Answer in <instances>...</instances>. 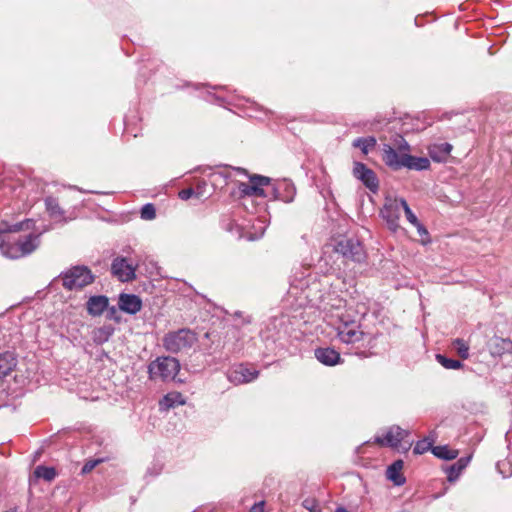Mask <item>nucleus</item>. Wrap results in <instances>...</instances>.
<instances>
[{
  "label": "nucleus",
  "instance_id": "nucleus-29",
  "mask_svg": "<svg viewBox=\"0 0 512 512\" xmlns=\"http://www.w3.org/2000/svg\"><path fill=\"white\" fill-rule=\"evenodd\" d=\"M34 475L37 478H42L46 481H52L56 477V471L53 467L37 466L34 470Z\"/></svg>",
  "mask_w": 512,
  "mask_h": 512
},
{
  "label": "nucleus",
  "instance_id": "nucleus-2",
  "mask_svg": "<svg viewBox=\"0 0 512 512\" xmlns=\"http://www.w3.org/2000/svg\"><path fill=\"white\" fill-rule=\"evenodd\" d=\"M340 324L337 326V335L341 342L352 345L354 354L360 357H369L366 349L371 348L372 338L359 329L354 320L345 319L343 315L339 316Z\"/></svg>",
  "mask_w": 512,
  "mask_h": 512
},
{
  "label": "nucleus",
  "instance_id": "nucleus-1",
  "mask_svg": "<svg viewBox=\"0 0 512 512\" xmlns=\"http://www.w3.org/2000/svg\"><path fill=\"white\" fill-rule=\"evenodd\" d=\"M31 223V220H25L13 225L6 221L0 222V250L4 256L11 259H18L31 254L38 248L40 244L39 235L30 233L14 241H11L10 237L7 235L11 232L29 229Z\"/></svg>",
  "mask_w": 512,
  "mask_h": 512
},
{
  "label": "nucleus",
  "instance_id": "nucleus-23",
  "mask_svg": "<svg viewBox=\"0 0 512 512\" xmlns=\"http://www.w3.org/2000/svg\"><path fill=\"white\" fill-rule=\"evenodd\" d=\"M114 327L111 324L103 325L93 330L92 339L96 344L107 342L114 334Z\"/></svg>",
  "mask_w": 512,
  "mask_h": 512
},
{
  "label": "nucleus",
  "instance_id": "nucleus-45",
  "mask_svg": "<svg viewBox=\"0 0 512 512\" xmlns=\"http://www.w3.org/2000/svg\"><path fill=\"white\" fill-rule=\"evenodd\" d=\"M411 444L409 443L407 447L404 448L405 451H407L410 448Z\"/></svg>",
  "mask_w": 512,
  "mask_h": 512
},
{
  "label": "nucleus",
  "instance_id": "nucleus-26",
  "mask_svg": "<svg viewBox=\"0 0 512 512\" xmlns=\"http://www.w3.org/2000/svg\"><path fill=\"white\" fill-rule=\"evenodd\" d=\"M470 461V457L460 458L455 464L449 468L448 480H455L463 469L466 468Z\"/></svg>",
  "mask_w": 512,
  "mask_h": 512
},
{
  "label": "nucleus",
  "instance_id": "nucleus-43",
  "mask_svg": "<svg viewBox=\"0 0 512 512\" xmlns=\"http://www.w3.org/2000/svg\"><path fill=\"white\" fill-rule=\"evenodd\" d=\"M214 177H223L226 178L227 175H224L223 173L214 174Z\"/></svg>",
  "mask_w": 512,
  "mask_h": 512
},
{
  "label": "nucleus",
  "instance_id": "nucleus-39",
  "mask_svg": "<svg viewBox=\"0 0 512 512\" xmlns=\"http://www.w3.org/2000/svg\"><path fill=\"white\" fill-rule=\"evenodd\" d=\"M195 194L192 188L183 189L179 192V198L181 200H188Z\"/></svg>",
  "mask_w": 512,
  "mask_h": 512
},
{
  "label": "nucleus",
  "instance_id": "nucleus-9",
  "mask_svg": "<svg viewBox=\"0 0 512 512\" xmlns=\"http://www.w3.org/2000/svg\"><path fill=\"white\" fill-rule=\"evenodd\" d=\"M136 265L127 258L118 256L111 263V274L121 282H131L136 278Z\"/></svg>",
  "mask_w": 512,
  "mask_h": 512
},
{
  "label": "nucleus",
  "instance_id": "nucleus-20",
  "mask_svg": "<svg viewBox=\"0 0 512 512\" xmlns=\"http://www.w3.org/2000/svg\"><path fill=\"white\" fill-rule=\"evenodd\" d=\"M17 359L12 352L0 354V378L9 375L16 367Z\"/></svg>",
  "mask_w": 512,
  "mask_h": 512
},
{
  "label": "nucleus",
  "instance_id": "nucleus-11",
  "mask_svg": "<svg viewBox=\"0 0 512 512\" xmlns=\"http://www.w3.org/2000/svg\"><path fill=\"white\" fill-rule=\"evenodd\" d=\"M408 435V430H404L399 426H392L388 429L384 436H376L374 441L380 446L398 448L401 444V441L404 440Z\"/></svg>",
  "mask_w": 512,
  "mask_h": 512
},
{
  "label": "nucleus",
  "instance_id": "nucleus-7",
  "mask_svg": "<svg viewBox=\"0 0 512 512\" xmlns=\"http://www.w3.org/2000/svg\"><path fill=\"white\" fill-rule=\"evenodd\" d=\"M406 201L403 198L386 197L383 208L380 213L383 219L386 221L388 228L392 232H397L401 227L399 225V219L401 216V210H403L402 202Z\"/></svg>",
  "mask_w": 512,
  "mask_h": 512
},
{
  "label": "nucleus",
  "instance_id": "nucleus-35",
  "mask_svg": "<svg viewBox=\"0 0 512 512\" xmlns=\"http://www.w3.org/2000/svg\"><path fill=\"white\" fill-rule=\"evenodd\" d=\"M403 204V211L405 213V216L410 224L413 226L418 224L420 221L418 220L417 216L412 212L410 209L408 203L406 201L402 202Z\"/></svg>",
  "mask_w": 512,
  "mask_h": 512
},
{
  "label": "nucleus",
  "instance_id": "nucleus-24",
  "mask_svg": "<svg viewBox=\"0 0 512 512\" xmlns=\"http://www.w3.org/2000/svg\"><path fill=\"white\" fill-rule=\"evenodd\" d=\"M404 164L405 168L417 171L426 170L430 167V161L427 158L411 156L409 153Z\"/></svg>",
  "mask_w": 512,
  "mask_h": 512
},
{
  "label": "nucleus",
  "instance_id": "nucleus-14",
  "mask_svg": "<svg viewBox=\"0 0 512 512\" xmlns=\"http://www.w3.org/2000/svg\"><path fill=\"white\" fill-rule=\"evenodd\" d=\"M118 307L121 311L134 315L142 308V301L134 294L121 293L118 299Z\"/></svg>",
  "mask_w": 512,
  "mask_h": 512
},
{
  "label": "nucleus",
  "instance_id": "nucleus-15",
  "mask_svg": "<svg viewBox=\"0 0 512 512\" xmlns=\"http://www.w3.org/2000/svg\"><path fill=\"white\" fill-rule=\"evenodd\" d=\"M315 357L320 363L326 366H334L341 362L339 352L330 347L317 348L315 350Z\"/></svg>",
  "mask_w": 512,
  "mask_h": 512
},
{
  "label": "nucleus",
  "instance_id": "nucleus-6",
  "mask_svg": "<svg viewBox=\"0 0 512 512\" xmlns=\"http://www.w3.org/2000/svg\"><path fill=\"white\" fill-rule=\"evenodd\" d=\"M382 150V160L389 168L393 170L404 168L405 158L408 156L410 146L402 137H400L397 148L384 144Z\"/></svg>",
  "mask_w": 512,
  "mask_h": 512
},
{
  "label": "nucleus",
  "instance_id": "nucleus-4",
  "mask_svg": "<svg viewBox=\"0 0 512 512\" xmlns=\"http://www.w3.org/2000/svg\"><path fill=\"white\" fill-rule=\"evenodd\" d=\"M179 369L180 363L176 358L170 356L158 357L148 366L149 378L151 380H173Z\"/></svg>",
  "mask_w": 512,
  "mask_h": 512
},
{
  "label": "nucleus",
  "instance_id": "nucleus-42",
  "mask_svg": "<svg viewBox=\"0 0 512 512\" xmlns=\"http://www.w3.org/2000/svg\"><path fill=\"white\" fill-rule=\"evenodd\" d=\"M235 170H236L238 173H242V174L247 175L246 170H245V169H243V168H239V167H238V168H235Z\"/></svg>",
  "mask_w": 512,
  "mask_h": 512
},
{
  "label": "nucleus",
  "instance_id": "nucleus-8",
  "mask_svg": "<svg viewBox=\"0 0 512 512\" xmlns=\"http://www.w3.org/2000/svg\"><path fill=\"white\" fill-rule=\"evenodd\" d=\"M334 251L345 259L360 262L364 257L363 247L360 242L352 238H343L334 246Z\"/></svg>",
  "mask_w": 512,
  "mask_h": 512
},
{
  "label": "nucleus",
  "instance_id": "nucleus-31",
  "mask_svg": "<svg viewBox=\"0 0 512 512\" xmlns=\"http://www.w3.org/2000/svg\"><path fill=\"white\" fill-rule=\"evenodd\" d=\"M436 359L446 369H459L462 367V363L459 360L450 359L441 354H437Z\"/></svg>",
  "mask_w": 512,
  "mask_h": 512
},
{
  "label": "nucleus",
  "instance_id": "nucleus-13",
  "mask_svg": "<svg viewBox=\"0 0 512 512\" xmlns=\"http://www.w3.org/2000/svg\"><path fill=\"white\" fill-rule=\"evenodd\" d=\"M259 372L254 368H250L245 365H239L234 369H231L227 373L228 380L235 384H243L253 381L258 377Z\"/></svg>",
  "mask_w": 512,
  "mask_h": 512
},
{
  "label": "nucleus",
  "instance_id": "nucleus-28",
  "mask_svg": "<svg viewBox=\"0 0 512 512\" xmlns=\"http://www.w3.org/2000/svg\"><path fill=\"white\" fill-rule=\"evenodd\" d=\"M46 209L49 214L54 218H62L64 216V211L59 206L58 201L53 197H47L45 199Z\"/></svg>",
  "mask_w": 512,
  "mask_h": 512
},
{
  "label": "nucleus",
  "instance_id": "nucleus-27",
  "mask_svg": "<svg viewBox=\"0 0 512 512\" xmlns=\"http://www.w3.org/2000/svg\"><path fill=\"white\" fill-rule=\"evenodd\" d=\"M376 145V139L372 136L370 137H360L353 141V146L356 148H360L363 154H368L369 149L373 148Z\"/></svg>",
  "mask_w": 512,
  "mask_h": 512
},
{
  "label": "nucleus",
  "instance_id": "nucleus-33",
  "mask_svg": "<svg viewBox=\"0 0 512 512\" xmlns=\"http://www.w3.org/2000/svg\"><path fill=\"white\" fill-rule=\"evenodd\" d=\"M302 506L309 512H322L318 500L312 497L304 499Z\"/></svg>",
  "mask_w": 512,
  "mask_h": 512
},
{
  "label": "nucleus",
  "instance_id": "nucleus-30",
  "mask_svg": "<svg viewBox=\"0 0 512 512\" xmlns=\"http://www.w3.org/2000/svg\"><path fill=\"white\" fill-rule=\"evenodd\" d=\"M452 347L461 358L467 359L469 357V345L463 339H454L452 342Z\"/></svg>",
  "mask_w": 512,
  "mask_h": 512
},
{
  "label": "nucleus",
  "instance_id": "nucleus-19",
  "mask_svg": "<svg viewBox=\"0 0 512 512\" xmlns=\"http://www.w3.org/2000/svg\"><path fill=\"white\" fill-rule=\"evenodd\" d=\"M490 352L492 356H502L512 352V341L503 338H494L490 342Z\"/></svg>",
  "mask_w": 512,
  "mask_h": 512
},
{
  "label": "nucleus",
  "instance_id": "nucleus-17",
  "mask_svg": "<svg viewBox=\"0 0 512 512\" xmlns=\"http://www.w3.org/2000/svg\"><path fill=\"white\" fill-rule=\"evenodd\" d=\"M109 299L104 295L91 296L87 303V311L92 316H100L108 307Z\"/></svg>",
  "mask_w": 512,
  "mask_h": 512
},
{
  "label": "nucleus",
  "instance_id": "nucleus-22",
  "mask_svg": "<svg viewBox=\"0 0 512 512\" xmlns=\"http://www.w3.org/2000/svg\"><path fill=\"white\" fill-rule=\"evenodd\" d=\"M275 197L282 201L289 203L292 202L295 196V187L293 184L283 182L278 187L274 188Z\"/></svg>",
  "mask_w": 512,
  "mask_h": 512
},
{
  "label": "nucleus",
  "instance_id": "nucleus-41",
  "mask_svg": "<svg viewBox=\"0 0 512 512\" xmlns=\"http://www.w3.org/2000/svg\"><path fill=\"white\" fill-rule=\"evenodd\" d=\"M263 506H264L263 501L256 503L252 506V508L250 509L249 512H264Z\"/></svg>",
  "mask_w": 512,
  "mask_h": 512
},
{
  "label": "nucleus",
  "instance_id": "nucleus-16",
  "mask_svg": "<svg viewBox=\"0 0 512 512\" xmlns=\"http://www.w3.org/2000/svg\"><path fill=\"white\" fill-rule=\"evenodd\" d=\"M451 150L452 145L447 142L433 143L428 147V154L432 160L436 162H443L448 158Z\"/></svg>",
  "mask_w": 512,
  "mask_h": 512
},
{
  "label": "nucleus",
  "instance_id": "nucleus-3",
  "mask_svg": "<svg viewBox=\"0 0 512 512\" xmlns=\"http://www.w3.org/2000/svg\"><path fill=\"white\" fill-rule=\"evenodd\" d=\"M197 335L190 329H179L163 337V347L170 353H180L191 349L197 342Z\"/></svg>",
  "mask_w": 512,
  "mask_h": 512
},
{
  "label": "nucleus",
  "instance_id": "nucleus-5",
  "mask_svg": "<svg viewBox=\"0 0 512 512\" xmlns=\"http://www.w3.org/2000/svg\"><path fill=\"white\" fill-rule=\"evenodd\" d=\"M62 285L67 290H77L93 283L95 277L86 266H74L60 275Z\"/></svg>",
  "mask_w": 512,
  "mask_h": 512
},
{
  "label": "nucleus",
  "instance_id": "nucleus-12",
  "mask_svg": "<svg viewBox=\"0 0 512 512\" xmlns=\"http://www.w3.org/2000/svg\"><path fill=\"white\" fill-rule=\"evenodd\" d=\"M354 176L361 180L362 183L372 192H376L379 187V181L375 172L368 168L365 164L357 162L353 168Z\"/></svg>",
  "mask_w": 512,
  "mask_h": 512
},
{
  "label": "nucleus",
  "instance_id": "nucleus-10",
  "mask_svg": "<svg viewBox=\"0 0 512 512\" xmlns=\"http://www.w3.org/2000/svg\"><path fill=\"white\" fill-rule=\"evenodd\" d=\"M270 178L253 175L250 176V183H240L238 188L241 196L266 197L263 187L269 185Z\"/></svg>",
  "mask_w": 512,
  "mask_h": 512
},
{
  "label": "nucleus",
  "instance_id": "nucleus-34",
  "mask_svg": "<svg viewBox=\"0 0 512 512\" xmlns=\"http://www.w3.org/2000/svg\"><path fill=\"white\" fill-rule=\"evenodd\" d=\"M141 218L144 220H153L156 217V210L153 204H145L141 209Z\"/></svg>",
  "mask_w": 512,
  "mask_h": 512
},
{
  "label": "nucleus",
  "instance_id": "nucleus-38",
  "mask_svg": "<svg viewBox=\"0 0 512 512\" xmlns=\"http://www.w3.org/2000/svg\"><path fill=\"white\" fill-rule=\"evenodd\" d=\"M101 462H102L101 459L87 461L84 464V466L82 467V473L87 474V473L91 472Z\"/></svg>",
  "mask_w": 512,
  "mask_h": 512
},
{
  "label": "nucleus",
  "instance_id": "nucleus-18",
  "mask_svg": "<svg viewBox=\"0 0 512 512\" xmlns=\"http://www.w3.org/2000/svg\"><path fill=\"white\" fill-rule=\"evenodd\" d=\"M403 465L404 463L402 460H396L388 466L386 471L387 478L397 486L403 485L406 481L402 474Z\"/></svg>",
  "mask_w": 512,
  "mask_h": 512
},
{
  "label": "nucleus",
  "instance_id": "nucleus-36",
  "mask_svg": "<svg viewBox=\"0 0 512 512\" xmlns=\"http://www.w3.org/2000/svg\"><path fill=\"white\" fill-rule=\"evenodd\" d=\"M497 468L501 474H503V477H509L512 472L510 469V464L506 461H500L497 463Z\"/></svg>",
  "mask_w": 512,
  "mask_h": 512
},
{
  "label": "nucleus",
  "instance_id": "nucleus-25",
  "mask_svg": "<svg viewBox=\"0 0 512 512\" xmlns=\"http://www.w3.org/2000/svg\"><path fill=\"white\" fill-rule=\"evenodd\" d=\"M432 453L440 459L453 460L458 456V451L450 449L448 446H435L432 448Z\"/></svg>",
  "mask_w": 512,
  "mask_h": 512
},
{
  "label": "nucleus",
  "instance_id": "nucleus-21",
  "mask_svg": "<svg viewBox=\"0 0 512 512\" xmlns=\"http://www.w3.org/2000/svg\"><path fill=\"white\" fill-rule=\"evenodd\" d=\"M185 399L179 392H171L166 394L159 402L160 410H169L179 405H184Z\"/></svg>",
  "mask_w": 512,
  "mask_h": 512
},
{
  "label": "nucleus",
  "instance_id": "nucleus-44",
  "mask_svg": "<svg viewBox=\"0 0 512 512\" xmlns=\"http://www.w3.org/2000/svg\"><path fill=\"white\" fill-rule=\"evenodd\" d=\"M335 512H348L346 509L344 508H337Z\"/></svg>",
  "mask_w": 512,
  "mask_h": 512
},
{
  "label": "nucleus",
  "instance_id": "nucleus-40",
  "mask_svg": "<svg viewBox=\"0 0 512 512\" xmlns=\"http://www.w3.org/2000/svg\"><path fill=\"white\" fill-rule=\"evenodd\" d=\"M108 317L111 318V319H114L117 322L120 321V317L117 316V310H116V308L114 306L109 308Z\"/></svg>",
  "mask_w": 512,
  "mask_h": 512
},
{
  "label": "nucleus",
  "instance_id": "nucleus-32",
  "mask_svg": "<svg viewBox=\"0 0 512 512\" xmlns=\"http://www.w3.org/2000/svg\"><path fill=\"white\" fill-rule=\"evenodd\" d=\"M432 444H433V440H430L428 438L419 440L416 442V444L413 448V453L420 455V454L427 452L430 449L432 450V448H433Z\"/></svg>",
  "mask_w": 512,
  "mask_h": 512
},
{
  "label": "nucleus",
  "instance_id": "nucleus-37",
  "mask_svg": "<svg viewBox=\"0 0 512 512\" xmlns=\"http://www.w3.org/2000/svg\"><path fill=\"white\" fill-rule=\"evenodd\" d=\"M418 231V234L422 237V243L425 244L429 242V234L427 229L419 222L418 224L414 225Z\"/></svg>",
  "mask_w": 512,
  "mask_h": 512
}]
</instances>
